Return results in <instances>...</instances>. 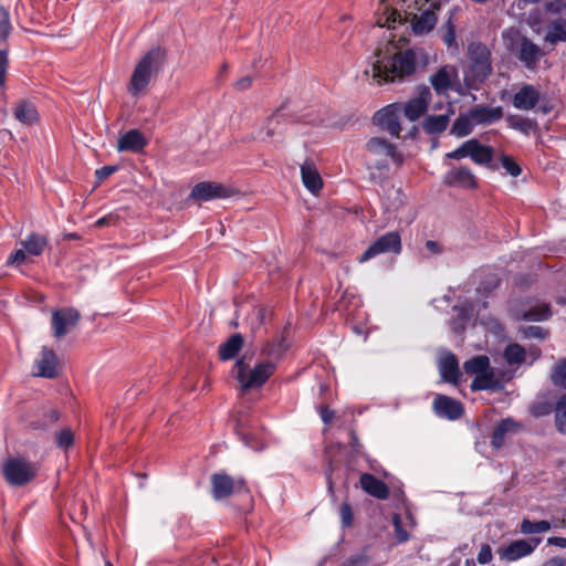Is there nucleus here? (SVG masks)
<instances>
[{
	"instance_id": "f257e3e1",
	"label": "nucleus",
	"mask_w": 566,
	"mask_h": 566,
	"mask_svg": "<svg viewBox=\"0 0 566 566\" xmlns=\"http://www.w3.org/2000/svg\"><path fill=\"white\" fill-rule=\"evenodd\" d=\"M428 55L421 49L400 51L394 40L379 43L371 64V76L378 84L405 81L413 76L419 65H427Z\"/></svg>"
},
{
	"instance_id": "f03ea898",
	"label": "nucleus",
	"mask_w": 566,
	"mask_h": 566,
	"mask_svg": "<svg viewBox=\"0 0 566 566\" xmlns=\"http://www.w3.org/2000/svg\"><path fill=\"white\" fill-rule=\"evenodd\" d=\"M441 2L439 0H424L418 8V13L405 12V15L395 8L384 6L382 12L377 19L379 28H392L395 23L410 22L412 31L417 35L427 34L432 31L437 24V11L440 10Z\"/></svg>"
},
{
	"instance_id": "7ed1b4c3",
	"label": "nucleus",
	"mask_w": 566,
	"mask_h": 566,
	"mask_svg": "<svg viewBox=\"0 0 566 566\" xmlns=\"http://www.w3.org/2000/svg\"><path fill=\"white\" fill-rule=\"evenodd\" d=\"M250 359L244 354L235 360L231 371L243 392L261 388L276 370V363L272 359L261 360L253 367Z\"/></svg>"
},
{
	"instance_id": "20e7f679",
	"label": "nucleus",
	"mask_w": 566,
	"mask_h": 566,
	"mask_svg": "<svg viewBox=\"0 0 566 566\" xmlns=\"http://www.w3.org/2000/svg\"><path fill=\"white\" fill-rule=\"evenodd\" d=\"M164 53L160 48L148 51L135 66L128 84V92L137 96L150 83L154 74L159 70Z\"/></svg>"
},
{
	"instance_id": "39448f33",
	"label": "nucleus",
	"mask_w": 566,
	"mask_h": 566,
	"mask_svg": "<svg viewBox=\"0 0 566 566\" xmlns=\"http://www.w3.org/2000/svg\"><path fill=\"white\" fill-rule=\"evenodd\" d=\"M463 370L468 375H475L470 385L472 391L494 390L500 386L486 355L470 358L463 364Z\"/></svg>"
},
{
	"instance_id": "423d86ee",
	"label": "nucleus",
	"mask_w": 566,
	"mask_h": 566,
	"mask_svg": "<svg viewBox=\"0 0 566 566\" xmlns=\"http://www.w3.org/2000/svg\"><path fill=\"white\" fill-rule=\"evenodd\" d=\"M446 157L455 160L469 157L476 165L485 166L494 171L499 169V165L493 163V148L482 145L476 138L464 142L460 147L448 153Z\"/></svg>"
},
{
	"instance_id": "0eeeda50",
	"label": "nucleus",
	"mask_w": 566,
	"mask_h": 566,
	"mask_svg": "<svg viewBox=\"0 0 566 566\" xmlns=\"http://www.w3.org/2000/svg\"><path fill=\"white\" fill-rule=\"evenodd\" d=\"M290 117L285 106L279 107L258 128L254 138L262 143L281 144L284 137V127Z\"/></svg>"
},
{
	"instance_id": "6e6552de",
	"label": "nucleus",
	"mask_w": 566,
	"mask_h": 566,
	"mask_svg": "<svg viewBox=\"0 0 566 566\" xmlns=\"http://www.w3.org/2000/svg\"><path fill=\"white\" fill-rule=\"evenodd\" d=\"M367 150L370 156L375 157L370 158L368 163L377 169L388 168V158H391L397 165L402 163V156L392 144L384 138H370L367 143Z\"/></svg>"
},
{
	"instance_id": "1a4fd4ad",
	"label": "nucleus",
	"mask_w": 566,
	"mask_h": 566,
	"mask_svg": "<svg viewBox=\"0 0 566 566\" xmlns=\"http://www.w3.org/2000/svg\"><path fill=\"white\" fill-rule=\"evenodd\" d=\"M1 472L10 485L21 486L35 476L38 468L32 462H3Z\"/></svg>"
},
{
	"instance_id": "9d476101",
	"label": "nucleus",
	"mask_w": 566,
	"mask_h": 566,
	"mask_svg": "<svg viewBox=\"0 0 566 566\" xmlns=\"http://www.w3.org/2000/svg\"><path fill=\"white\" fill-rule=\"evenodd\" d=\"M516 59L528 71H536L541 60L545 56V52L532 40L522 36L513 49Z\"/></svg>"
},
{
	"instance_id": "9b49d317",
	"label": "nucleus",
	"mask_w": 566,
	"mask_h": 566,
	"mask_svg": "<svg viewBox=\"0 0 566 566\" xmlns=\"http://www.w3.org/2000/svg\"><path fill=\"white\" fill-rule=\"evenodd\" d=\"M401 251V238L396 231L388 232L378 238L368 249L359 256L358 261L364 263L378 254L386 252L399 253Z\"/></svg>"
},
{
	"instance_id": "f8f14e48",
	"label": "nucleus",
	"mask_w": 566,
	"mask_h": 566,
	"mask_svg": "<svg viewBox=\"0 0 566 566\" xmlns=\"http://www.w3.org/2000/svg\"><path fill=\"white\" fill-rule=\"evenodd\" d=\"M81 318V314L73 307H64L52 313L51 324L53 336L62 338L76 327Z\"/></svg>"
},
{
	"instance_id": "ddd939ff",
	"label": "nucleus",
	"mask_w": 566,
	"mask_h": 566,
	"mask_svg": "<svg viewBox=\"0 0 566 566\" xmlns=\"http://www.w3.org/2000/svg\"><path fill=\"white\" fill-rule=\"evenodd\" d=\"M431 97L430 88L426 85H421L417 88V95L415 97L401 104V112L410 122H415L427 112Z\"/></svg>"
},
{
	"instance_id": "4468645a",
	"label": "nucleus",
	"mask_w": 566,
	"mask_h": 566,
	"mask_svg": "<svg viewBox=\"0 0 566 566\" xmlns=\"http://www.w3.org/2000/svg\"><path fill=\"white\" fill-rule=\"evenodd\" d=\"M402 106L400 103H394L379 109L374 120L376 124L385 128L391 136L398 137L401 132L399 123V114L401 113Z\"/></svg>"
},
{
	"instance_id": "2eb2a0df",
	"label": "nucleus",
	"mask_w": 566,
	"mask_h": 566,
	"mask_svg": "<svg viewBox=\"0 0 566 566\" xmlns=\"http://www.w3.org/2000/svg\"><path fill=\"white\" fill-rule=\"evenodd\" d=\"M541 538L516 539L499 551L500 558L506 562H515L531 555L539 545Z\"/></svg>"
},
{
	"instance_id": "dca6fc26",
	"label": "nucleus",
	"mask_w": 566,
	"mask_h": 566,
	"mask_svg": "<svg viewBox=\"0 0 566 566\" xmlns=\"http://www.w3.org/2000/svg\"><path fill=\"white\" fill-rule=\"evenodd\" d=\"M434 413L448 420L460 419L463 415V405L449 396L437 395L432 402Z\"/></svg>"
},
{
	"instance_id": "f3484780",
	"label": "nucleus",
	"mask_w": 566,
	"mask_h": 566,
	"mask_svg": "<svg viewBox=\"0 0 566 566\" xmlns=\"http://www.w3.org/2000/svg\"><path fill=\"white\" fill-rule=\"evenodd\" d=\"M491 72L490 52L485 48H478L476 51L472 52L470 76L474 82L482 83L490 76Z\"/></svg>"
},
{
	"instance_id": "a211bd4d",
	"label": "nucleus",
	"mask_w": 566,
	"mask_h": 566,
	"mask_svg": "<svg viewBox=\"0 0 566 566\" xmlns=\"http://www.w3.org/2000/svg\"><path fill=\"white\" fill-rule=\"evenodd\" d=\"M457 81L458 71L451 65L441 66L429 77V82L438 95H446Z\"/></svg>"
},
{
	"instance_id": "6ab92c4d",
	"label": "nucleus",
	"mask_w": 566,
	"mask_h": 566,
	"mask_svg": "<svg viewBox=\"0 0 566 566\" xmlns=\"http://www.w3.org/2000/svg\"><path fill=\"white\" fill-rule=\"evenodd\" d=\"M57 357L52 349L42 347L40 357L34 361V376L53 379L57 376Z\"/></svg>"
},
{
	"instance_id": "aec40b11",
	"label": "nucleus",
	"mask_w": 566,
	"mask_h": 566,
	"mask_svg": "<svg viewBox=\"0 0 566 566\" xmlns=\"http://www.w3.org/2000/svg\"><path fill=\"white\" fill-rule=\"evenodd\" d=\"M212 494L216 500L228 497L235 491H240L244 486L243 480L234 481L224 473H217L211 479Z\"/></svg>"
},
{
	"instance_id": "412c9836",
	"label": "nucleus",
	"mask_w": 566,
	"mask_h": 566,
	"mask_svg": "<svg viewBox=\"0 0 566 566\" xmlns=\"http://www.w3.org/2000/svg\"><path fill=\"white\" fill-rule=\"evenodd\" d=\"M444 185L449 187H460L465 189L476 188V178L468 167H454L443 177Z\"/></svg>"
},
{
	"instance_id": "4be33fe9",
	"label": "nucleus",
	"mask_w": 566,
	"mask_h": 566,
	"mask_svg": "<svg viewBox=\"0 0 566 566\" xmlns=\"http://www.w3.org/2000/svg\"><path fill=\"white\" fill-rule=\"evenodd\" d=\"M541 99L539 91L532 84H523L513 95L512 104L516 109L531 111Z\"/></svg>"
},
{
	"instance_id": "5701e85b",
	"label": "nucleus",
	"mask_w": 566,
	"mask_h": 566,
	"mask_svg": "<svg viewBox=\"0 0 566 566\" xmlns=\"http://www.w3.org/2000/svg\"><path fill=\"white\" fill-rule=\"evenodd\" d=\"M230 193V189L223 185L208 181L198 182L191 190L192 198L203 201L214 198H227Z\"/></svg>"
},
{
	"instance_id": "b1692460",
	"label": "nucleus",
	"mask_w": 566,
	"mask_h": 566,
	"mask_svg": "<svg viewBox=\"0 0 566 566\" xmlns=\"http://www.w3.org/2000/svg\"><path fill=\"white\" fill-rule=\"evenodd\" d=\"M551 305L545 302L535 301L526 310L515 311L513 317L516 321L542 322L552 316Z\"/></svg>"
},
{
	"instance_id": "393cba45",
	"label": "nucleus",
	"mask_w": 566,
	"mask_h": 566,
	"mask_svg": "<svg viewBox=\"0 0 566 566\" xmlns=\"http://www.w3.org/2000/svg\"><path fill=\"white\" fill-rule=\"evenodd\" d=\"M439 373L441 378L450 384H458L461 376L457 356L447 352L439 358Z\"/></svg>"
},
{
	"instance_id": "a878e982",
	"label": "nucleus",
	"mask_w": 566,
	"mask_h": 566,
	"mask_svg": "<svg viewBox=\"0 0 566 566\" xmlns=\"http://www.w3.org/2000/svg\"><path fill=\"white\" fill-rule=\"evenodd\" d=\"M148 140L138 129H130L123 134L117 142L118 151L140 153Z\"/></svg>"
},
{
	"instance_id": "bb28decb",
	"label": "nucleus",
	"mask_w": 566,
	"mask_h": 566,
	"mask_svg": "<svg viewBox=\"0 0 566 566\" xmlns=\"http://www.w3.org/2000/svg\"><path fill=\"white\" fill-rule=\"evenodd\" d=\"M471 119L475 125H486L500 120L503 117L501 106H476L470 109Z\"/></svg>"
},
{
	"instance_id": "cd10ccee",
	"label": "nucleus",
	"mask_w": 566,
	"mask_h": 566,
	"mask_svg": "<svg viewBox=\"0 0 566 566\" xmlns=\"http://www.w3.org/2000/svg\"><path fill=\"white\" fill-rule=\"evenodd\" d=\"M359 482L361 489L370 496H374L378 500H386L389 496L388 486L373 474H361Z\"/></svg>"
},
{
	"instance_id": "c85d7f7f",
	"label": "nucleus",
	"mask_w": 566,
	"mask_h": 566,
	"mask_svg": "<svg viewBox=\"0 0 566 566\" xmlns=\"http://www.w3.org/2000/svg\"><path fill=\"white\" fill-rule=\"evenodd\" d=\"M301 177L304 187L312 193H317L323 187V180L313 161L306 160L301 166Z\"/></svg>"
},
{
	"instance_id": "c756f323",
	"label": "nucleus",
	"mask_w": 566,
	"mask_h": 566,
	"mask_svg": "<svg viewBox=\"0 0 566 566\" xmlns=\"http://www.w3.org/2000/svg\"><path fill=\"white\" fill-rule=\"evenodd\" d=\"M522 424L514 421L511 418L501 420L493 430L491 443L495 448H501L505 441V438L510 434L518 432Z\"/></svg>"
},
{
	"instance_id": "7c9ffc66",
	"label": "nucleus",
	"mask_w": 566,
	"mask_h": 566,
	"mask_svg": "<svg viewBox=\"0 0 566 566\" xmlns=\"http://www.w3.org/2000/svg\"><path fill=\"white\" fill-rule=\"evenodd\" d=\"M13 115L21 124L31 126L39 122V113L35 105L27 99H20L14 108Z\"/></svg>"
},
{
	"instance_id": "2f4dec72",
	"label": "nucleus",
	"mask_w": 566,
	"mask_h": 566,
	"mask_svg": "<svg viewBox=\"0 0 566 566\" xmlns=\"http://www.w3.org/2000/svg\"><path fill=\"white\" fill-rule=\"evenodd\" d=\"M544 41L551 45L559 42H566V17L554 18L547 21V30Z\"/></svg>"
},
{
	"instance_id": "473e14b6",
	"label": "nucleus",
	"mask_w": 566,
	"mask_h": 566,
	"mask_svg": "<svg viewBox=\"0 0 566 566\" xmlns=\"http://www.w3.org/2000/svg\"><path fill=\"white\" fill-rule=\"evenodd\" d=\"M457 14V8L449 12L447 21L441 27V39L449 51L457 53L459 51V43L455 35V25L453 19Z\"/></svg>"
},
{
	"instance_id": "72a5a7b5",
	"label": "nucleus",
	"mask_w": 566,
	"mask_h": 566,
	"mask_svg": "<svg viewBox=\"0 0 566 566\" xmlns=\"http://www.w3.org/2000/svg\"><path fill=\"white\" fill-rule=\"evenodd\" d=\"M392 524L397 541L399 543H403L409 539V533L407 528H413L416 526V520L412 514L407 511L405 518H402L399 514H395L392 517Z\"/></svg>"
},
{
	"instance_id": "f704fd0d",
	"label": "nucleus",
	"mask_w": 566,
	"mask_h": 566,
	"mask_svg": "<svg viewBox=\"0 0 566 566\" xmlns=\"http://www.w3.org/2000/svg\"><path fill=\"white\" fill-rule=\"evenodd\" d=\"M244 344L241 334H233L227 342L219 347V358L223 361L231 360L240 353Z\"/></svg>"
},
{
	"instance_id": "c9c22d12",
	"label": "nucleus",
	"mask_w": 566,
	"mask_h": 566,
	"mask_svg": "<svg viewBox=\"0 0 566 566\" xmlns=\"http://www.w3.org/2000/svg\"><path fill=\"white\" fill-rule=\"evenodd\" d=\"M21 245L25 249L29 255H41L49 245V239L45 235L32 232L23 241Z\"/></svg>"
},
{
	"instance_id": "e433bc0d",
	"label": "nucleus",
	"mask_w": 566,
	"mask_h": 566,
	"mask_svg": "<svg viewBox=\"0 0 566 566\" xmlns=\"http://www.w3.org/2000/svg\"><path fill=\"white\" fill-rule=\"evenodd\" d=\"M451 114H453V111L450 107L446 114L426 117L423 120V129L431 135L444 132L449 125Z\"/></svg>"
},
{
	"instance_id": "4c0bfd02",
	"label": "nucleus",
	"mask_w": 566,
	"mask_h": 566,
	"mask_svg": "<svg viewBox=\"0 0 566 566\" xmlns=\"http://www.w3.org/2000/svg\"><path fill=\"white\" fill-rule=\"evenodd\" d=\"M526 357L527 352L517 343L507 345L503 352V358L510 366H521L526 361Z\"/></svg>"
},
{
	"instance_id": "58836bf2",
	"label": "nucleus",
	"mask_w": 566,
	"mask_h": 566,
	"mask_svg": "<svg viewBox=\"0 0 566 566\" xmlns=\"http://www.w3.org/2000/svg\"><path fill=\"white\" fill-rule=\"evenodd\" d=\"M473 120L471 119L470 112L468 115H460L452 125L451 134L457 137H464L472 133Z\"/></svg>"
},
{
	"instance_id": "ea45409f",
	"label": "nucleus",
	"mask_w": 566,
	"mask_h": 566,
	"mask_svg": "<svg viewBox=\"0 0 566 566\" xmlns=\"http://www.w3.org/2000/svg\"><path fill=\"white\" fill-rule=\"evenodd\" d=\"M520 528L523 534H539L549 531L551 523L547 521L532 522L530 520H523Z\"/></svg>"
},
{
	"instance_id": "a19ab883",
	"label": "nucleus",
	"mask_w": 566,
	"mask_h": 566,
	"mask_svg": "<svg viewBox=\"0 0 566 566\" xmlns=\"http://www.w3.org/2000/svg\"><path fill=\"white\" fill-rule=\"evenodd\" d=\"M555 417L558 430L566 433V394L556 403Z\"/></svg>"
},
{
	"instance_id": "79ce46f5",
	"label": "nucleus",
	"mask_w": 566,
	"mask_h": 566,
	"mask_svg": "<svg viewBox=\"0 0 566 566\" xmlns=\"http://www.w3.org/2000/svg\"><path fill=\"white\" fill-rule=\"evenodd\" d=\"M518 332L523 339H530V338H538V339H545L548 336V331L541 327V326H525L520 327Z\"/></svg>"
},
{
	"instance_id": "37998d69",
	"label": "nucleus",
	"mask_w": 566,
	"mask_h": 566,
	"mask_svg": "<svg viewBox=\"0 0 566 566\" xmlns=\"http://www.w3.org/2000/svg\"><path fill=\"white\" fill-rule=\"evenodd\" d=\"M552 381L556 386L566 388V360H559L552 371Z\"/></svg>"
},
{
	"instance_id": "c03bdc74",
	"label": "nucleus",
	"mask_w": 566,
	"mask_h": 566,
	"mask_svg": "<svg viewBox=\"0 0 566 566\" xmlns=\"http://www.w3.org/2000/svg\"><path fill=\"white\" fill-rule=\"evenodd\" d=\"M55 443L61 449H67L74 443V433L70 428H63L55 433Z\"/></svg>"
},
{
	"instance_id": "a18cd8bd",
	"label": "nucleus",
	"mask_w": 566,
	"mask_h": 566,
	"mask_svg": "<svg viewBox=\"0 0 566 566\" xmlns=\"http://www.w3.org/2000/svg\"><path fill=\"white\" fill-rule=\"evenodd\" d=\"M545 11L556 18L566 17V0H551L545 3Z\"/></svg>"
},
{
	"instance_id": "49530a36",
	"label": "nucleus",
	"mask_w": 566,
	"mask_h": 566,
	"mask_svg": "<svg viewBox=\"0 0 566 566\" xmlns=\"http://www.w3.org/2000/svg\"><path fill=\"white\" fill-rule=\"evenodd\" d=\"M286 350V347L284 345V340L281 339L275 343H266L262 347V353L270 356L271 358H280L282 354Z\"/></svg>"
},
{
	"instance_id": "de8ad7c7",
	"label": "nucleus",
	"mask_w": 566,
	"mask_h": 566,
	"mask_svg": "<svg viewBox=\"0 0 566 566\" xmlns=\"http://www.w3.org/2000/svg\"><path fill=\"white\" fill-rule=\"evenodd\" d=\"M506 120H507L510 127L517 129L525 134H527L530 132V129L532 128V120L528 118L511 115L506 118Z\"/></svg>"
},
{
	"instance_id": "09e8293b",
	"label": "nucleus",
	"mask_w": 566,
	"mask_h": 566,
	"mask_svg": "<svg viewBox=\"0 0 566 566\" xmlns=\"http://www.w3.org/2000/svg\"><path fill=\"white\" fill-rule=\"evenodd\" d=\"M501 166L506 170V172L512 177H517L521 175L522 169L520 165L510 156L502 155L500 157Z\"/></svg>"
},
{
	"instance_id": "8fccbe9b",
	"label": "nucleus",
	"mask_w": 566,
	"mask_h": 566,
	"mask_svg": "<svg viewBox=\"0 0 566 566\" xmlns=\"http://www.w3.org/2000/svg\"><path fill=\"white\" fill-rule=\"evenodd\" d=\"M11 31V22L9 12L0 7V41L4 42Z\"/></svg>"
},
{
	"instance_id": "3c124183",
	"label": "nucleus",
	"mask_w": 566,
	"mask_h": 566,
	"mask_svg": "<svg viewBox=\"0 0 566 566\" xmlns=\"http://www.w3.org/2000/svg\"><path fill=\"white\" fill-rule=\"evenodd\" d=\"M500 285V279L496 274H489L483 282H481L480 286L478 287L479 293H491L495 289H497Z\"/></svg>"
},
{
	"instance_id": "603ef678",
	"label": "nucleus",
	"mask_w": 566,
	"mask_h": 566,
	"mask_svg": "<svg viewBox=\"0 0 566 566\" xmlns=\"http://www.w3.org/2000/svg\"><path fill=\"white\" fill-rule=\"evenodd\" d=\"M340 521L344 527H349L353 524L354 515L352 506L348 503H343L339 509Z\"/></svg>"
},
{
	"instance_id": "864d4df0",
	"label": "nucleus",
	"mask_w": 566,
	"mask_h": 566,
	"mask_svg": "<svg viewBox=\"0 0 566 566\" xmlns=\"http://www.w3.org/2000/svg\"><path fill=\"white\" fill-rule=\"evenodd\" d=\"M349 437H350V449H352L350 457H353V458L364 457L365 453L363 452V446L359 443V440L353 430L349 432Z\"/></svg>"
},
{
	"instance_id": "5fc2aeb1",
	"label": "nucleus",
	"mask_w": 566,
	"mask_h": 566,
	"mask_svg": "<svg viewBox=\"0 0 566 566\" xmlns=\"http://www.w3.org/2000/svg\"><path fill=\"white\" fill-rule=\"evenodd\" d=\"M28 255H29L28 252L22 247L21 249H18L9 256V259L7 261V265H19L27 260Z\"/></svg>"
},
{
	"instance_id": "6e6d98bb",
	"label": "nucleus",
	"mask_w": 566,
	"mask_h": 566,
	"mask_svg": "<svg viewBox=\"0 0 566 566\" xmlns=\"http://www.w3.org/2000/svg\"><path fill=\"white\" fill-rule=\"evenodd\" d=\"M493 558L492 548L489 544H483L478 554L476 560L481 565L489 564Z\"/></svg>"
},
{
	"instance_id": "4d7b16f0",
	"label": "nucleus",
	"mask_w": 566,
	"mask_h": 566,
	"mask_svg": "<svg viewBox=\"0 0 566 566\" xmlns=\"http://www.w3.org/2000/svg\"><path fill=\"white\" fill-rule=\"evenodd\" d=\"M531 411L536 417H542L551 413L552 406L547 402H536L532 406Z\"/></svg>"
},
{
	"instance_id": "13d9d810",
	"label": "nucleus",
	"mask_w": 566,
	"mask_h": 566,
	"mask_svg": "<svg viewBox=\"0 0 566 566\" xmlns=\"http://www.w3.org/2000/svg\"><path fill=\"white\" fill-rule=\"evenodd\" d=\"M7 66H8L7 50H0V86H3L6 83Z\"/></svg>"
},
{
	"instance_id": "bf43d9fd",
	"label": "nucleus",
	"mask_w": 566,
	"mask_h": 566,
	"mask_svg": "<svg viewBox=\"0 0 566 566\" xmlns=\"http://www.w3.org/2000/svg\"><path fill=\"white\" fill-rule=\"evenodd\" d=\"M117 170L116 166H104L95 171V176L98 182L104 181L111 175H113Z\"/></svg>"
},
{
	"instance_id": "052dcab7",
	"label": "nucleus",
	"mask_w": 566,
	"mask_h": 566,
	"mask_svg": "<svg viewBox=\"0 0 566 566\" xmlns=\"http://www.w3.org/2000/svg\"><path fill=\"white\" fill-rule=\"evenodd\" d=\"M319 416L324 423L328 424L332 422L334 418V411L329 409L327 406H322L319 408Z\"/></svg>"
},
{
	"instance_id": "680f3d73",
	"label": "nucleus",
	"mask_w": 566,
	"mask_h": 566,
	"mask_svg": "<svg viewBox=\"0 0 566 566\" xmlns=\"http://www.w3.org/2000/svg\"><path fill=\"white\" fill-rule=\"evenodd\" d=\"M426 249H427L429 255H438L442 252V249L439 245V243L433 240H428L426 242Z\"/></svg>"
},
{
	"instance_id": "e2e57ef3",
	"label": "nucleus",
	"mask_w": 566,
	"mask_h": 566,
	"mask_svg": "<svg viewBox=\"0 0 566 566\" xmlns=\"http://www.w3.org/2000/svg\"><path fill=\"white\" fill-rule=\"evenodd\" d=\"M251 85H252V77L244 76L235 82L234 87L238 91H245V90L250 88Z\"/></svg>"
},
{
	"instance_id": "0e129e2a",
	"label": "nucleus",
	"mask_w": 566,
	"mask_h": 566,
	"mask_svg": "<svg viewBox=\"0 0 566 566\" xmlns=\"http://www.w3.org/2000/svg\"><path fill=\"white\" fill-rule=\"evenodd\" d=\"M547 543L549 545H554V546H557L560 548H566V537H558V536L549 537L547 539Z\"/></svg>"
},
{
	"instance_id": "69168bd1",
	"label": "nucleus",
	"mask_w": 566,
	"mask_h": 566,
	"mask_svg": "<svg viewBox=\"0 0 566 566\" xmlns=\"http://www.w3.org/2000/svg\"><path fill=\"white\" fill-rule=\"evenodd\" d=\"M543 566H566V558L564 557H553L544 563Z\"/></svg>"
},
{
	"instance_id": "338daca9",
	"label": "nucleus",
	"mask_w": 566,
	"mask_h": 566,
	"mask_svg": "<svg viewBox=\"0 0 566 566\" xmlns=\"http://www.w3.org/2000/svg\"><path fill=\"white\" fill-rule=\"evenodd\" d=\"M528 356L532 357L530 364H533L541 356V349L538 347H531L527 353Z\"/></svg>"
},
{
	"instance_id": "774afa93",
	"label": "nucleus",
	"mask_w": 566,
	"mask_h": 566,
	"mask_svg": "<svg viewBox=\"0 0 566 566\" xmlns=\"http://www.w3.org/2000/svg\"><path fill=\"white\" fill-rule=\"evenodd\" d=\"M111 220L112 217H103L95 222V227L102 228L104 226H107L111 222Z\"/></svg>"
}]
</instances>
